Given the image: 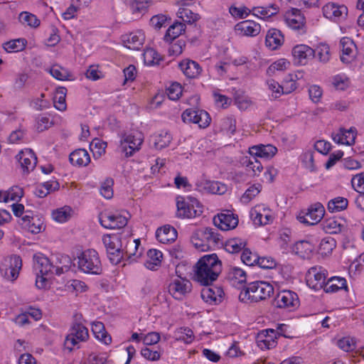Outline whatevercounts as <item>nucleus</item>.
Segmentation results:
<instances>
[{
    "label": "nucleus",
    "mask_w": 364,
    "mask_h": 364,
    "mask_svg": "<svg viewBox=\"0 0 364 364\" xmlns=\"http://www.w3.org/2000/svg\"><path fill=\"white\" fill-rule=\"evenodd\" d=\"M222 271V263L215 254L200 257L194 266V279L203 286L217 280Z\"/></svg>",
    "instance_id": "obj_1"
},
{
    "label": "nucleus",
    "mask_w": 364,
    "mask_h": 364,
    "mask_svg": "<svg viewBox=\"0 0 364 364\" xmlns=\"http://www.w3.org/2000/svg\"><path fill=\"white\" fill-rule=\"evenodd\" d=\"M274 292L272 284L263 281L250 282L240 292L239 299L244 302H258L269 298Z\"/></svg>",
    "instance_id": "obj_2"
},
{
    "label": "nucleus",
    "mask_w": 364,
    "mask_h": 364,
    "mask_svg": "<svg viewBox=\"0 0 364 364\" xmlns=\"http://www.w3.org/2000/svg\"><path fill=\"white\" fill-rule=\"evenodd\" d=\"M129 235V230L124 229L120 232L103 236L102 242L112 264H117L122 260V245H124V240Z\"/></svg>",
    "instance_id": "obj_3"
},
{
    "label": "nucleus",
    "mask_w": 364,
    "mask_h": 364,
    "mask_svg": "<svg viewBox=\"0 0 364 364\" xmlns=\"http://www.w3.org/2000/svg\"><path fill=\"white\" fill-rule=\"evenodd\" d=\"M220 240L218 232L210 228L196 230L191 237L193 246L200 251H207L210 247L221 243Z\"/></svg>",
    "instance_id": "obj_4"
},
{
    "label": "nucleus",
    "mask_w": 364,
    "mask_h": 364,
    "mask_svg": "<svg viewBox=\"0 0 364 364\" xmlns=\"http://www.w3.org/2000/svg\"><path fill=\"white\" fill-rule=\"evenodd\" d=\"M176 216L179 218H193L203 213V206L193 197L176 198Z\"/></svg>",
    "instance_id": "obj_5"
},
{
    "label": "nucleus",
    "mask_w": 364,
    "mask_h": 364,
    "mask_svg": "<svg viewBox=\"0 0 364 364\" xmlns=\"http://www.w3.org/2000/svg\"><path fill=\"white\" fill-rule=\"evenodd\" d=\"M77 264L78 268L87 274H100L102 272L99 255L93 249L83 251L78 257Z\"/></svg>",
    "instance_id": "obj_6"
},
{
    "label": "nucleus",
    "mask_w": 364,
    "mask_h": 364,
    "mask_svg": "<svg viewBox=\"0 0 364 364\" xmlns=\"http://www.w3.org/2000/svg\"><path fill=\"white\" fill-rule=\"evenodd\" d=\"M22 261L19 256L13 255L5 258L0 264V274L8 281H14L19 274Z\"/></svg>",
    "instance_id": "obj_7"
},
{
    "label": "nucleus",
    "mask_w": 364,
    "mask_h": 364,
    "mask_svg": "<svg viewBox=\"0 0 364 364\" xmlns=\"http://www.w3.org/2000/svg\"><path fill=\"white\" fill-rule=\"evenodd\" d=\"M325 214V208L321 203L311 205L307 211L301 212L297 216V219L301 223L308 225H314L318 223Z\"/></svg>",
    "instance_id": "obj_8"
},
{
    "label": "nucleus",
    "mask_w": 364,
    "mask_h": 364,
    "mask_svg": "<svg viewBox=\"0 0 364 364\" xmlns=\"http://www.w3.org/2000/svg\"><path fill=\"white\" fill-rule=\"evenodd\" d=\"M122 245V260H127L129 262H136L142 255V248L139 249L141 242L139 239L132 240L131 235L126 237Z\"/></svg>",
    "instance_id": "obj_9"
},
{
    "label": "nucleus",
    "mask_w": 364,
    "mask_h": 364,
    "mask_svg": "<svg viewBox=\"0 0 364 364\" xmlns=\"http://www.w3.org/2000/svg\"><path fill=\"white\" fill-rule=\"evenodd\" d=\"M326 280V270L322 267H313L306 274V284L315 291L325 289Z\"/></svg>",
    "instance_id": "obj_10"
},
{
    "label": "nucleus",
    "mask_w": 364,
    "mask_h": 364,
    "mask_svg": "<svg viewBox=\"0 0 364 364\" xmlns=\"http://www.w3.org/2000/svg\"><path fill=\"white\" fill-rule=\"evenodd\" d=\"M192 284L186 278L177 277L168 285V292L176 299L181 300L191 292Z\"/></svg>",
    "instance_id": "obj_11"
},
{
    "label": "nucleus",
    "mask_w": 364,
    "mask_h": 364,
    "mask_svg": "<svg viewBox=\"0 0 364 364\" xmlns=\"http://www.w3.org/2000/svg\"><path fill=\"white\" fill-rule=\"evenodd\" d=\"M100 222L107 229H122L127 225L128 218L119 213H108L100 215Z\"/></svg>",
    "instance_id": "obj_12"
},
{
    "label": "nucleus",
    "mask_w": 364,
    "mask_h": 364,
    "mask_svg": "<svg viewBox=\"0 0 364 364\" xmlns=\"http://www.w3.org/2000/svg\"><path fill=\"white\" fill-rule=\"evenodd\" d=\"M250 217L253 223L258 226L269 224L274 219L272 210L263 204L252 208L250 210Z\"/></svg>",
    "instance_id": "obj_13"
},
{
    "label": "nucleus",
    "mask_w": 364,
    "mask_h": 364,
    "mask_svg": "<svg viewBox=\"0 0 364 364\" xmlns=\"http://www.w3.org/2000/svg\"><path fill=\"white\" fill-rule=\"evenodd\" d=\"M274 305L280 309L296 308L299 304L297 294L290 290L279 292L274 299Z\"/></svg>",
    "instance_id": "obj_14"
},
{
    "label": "nucleus",
    "mask_w": 364,
    "mask_h": 364,
    "mask_svg": "<svg viewBox=\"0 0 364 364\" xmlns=\"http://www.w3.org/2000/svg\"><path fill=\"white\" fill-rule=\"evenodd\" d=\"M21 220L23 228L33 234H38L45 230L43 218L34 215L31 212L26 211Z\"/></svg>",
    "instance_id": "obj_15"
},
{
    "label": "nucleus",
    "mask_w": 364,
    "mask_h": 364,
    "mask_svg": "<svg viewBox=\"0 0 364 364\" xmlns=\"http://www.w3.org/2000/svg\"><path fill=\"white\" fill-rule=\"evenodd\" d=\"M292 56L295 63L304 65L315 56L314 49L306 44H299L292 48Z\"/></svg>",
    "instance_id": "obj_16"
},
{
    "label": "nucleus",
    "mask_w": 364,
    "mask_h": 364,
    "mask_svg": "<svg viewBox=\"0 0 364 364\" xmlns=\"http://www.w3.org/2000/svg\"><path fill=\"white\" fill-rule=\"evenodd\" d=\"M53 266L52 259L48 258L41 253L33 255V269L36 273L53 275L55 273V267Z\"/></svg>",
    "instance_id": "obj_17"
},
{
    "label": "nucleus",
    "mask_w": 364,
    "mask_h": 364,
    "mask_svg": "<svg viewBox=\"0 0 364 364\" xmlns=\"http://www.w3.org/2000/svg\"><path fill=\"white\" fill-rule=\"evenodd\" d=\"M234 29L239 36L255 37L260 33L261 26L254 21L246 20L237 23Z\"/></svg>",
    "instance_id": "obj_18"
},
{
    "label": "nucleus",
    "mask_w": 364,
    "mask_h": 364,
    "mask_svg": "<svg viewBox=\"0 0 364 364\" xmlns=\"http://www.w3.org/2000/svg\"><path fill=\"white\" fill-rule=\"evenodd\" d=\"M223 289L218 286H205L201 290L202 299L210 304H218L222 302L224 296Z\"/></svg>",
    "instance_id": "obj_19"
},
{
    "label": "nucleus",
    "mask_w": 364,
    "mask_h": 364,
    "mask_svg": "<svg viewBox=\"0 0 364 364\" xmlns=\"http://www.w3.org/2000/svg\"><path fill=\"white\" fill-rule=\"evenodd\" d=\"M341 60L343 63H351L356 56V46L354 42L348 37H343L340 41Z\"/></svg>",
    "instance_id": "obj_20"
},
{
    "label": "nucleus",
    "mask_w": 364,
    "mask_h": 364,
    "mask_svg": "<svg viewBox=\"0 0 364 364\" xmlns=\"http://www.w3.org/2000/svg\"><path fill=\"white\" fill-rule=\"evenodd\" d=\"M213 223L222 230L234 229L238 224V218L230 212L222 213L214 217Z\"/></svg>",
    "instance_id": "obj_21"
},
{
    "label": "nucleus",
    "mask_w": 364,
    "mask_h": 364,
    "mask_svg": "<svg viewBox=\"0 0 364 364\" xmlns=\"http://www.w3.org/2000/svg\"><path fill=\"white\" fill-rule=\"evenodd\" d=\"M275 330L268 328L260 331L257 337V343L261 349H271L277 345Z\"/></svg>",
    "instance_id": "obj_22"
},
{
    "label": "nucleus",
    "mask_w": 364,
    "mask_h": 364,
    "mask_svg": "<svg viewBox=\"0 0 364 364\" xmlns=\"http://www.w3.org/2000/svg\"><path fill=\"white\" fill-rule=\"evenodd\" d=\"M178 67L183 73L191 79H195L200 76L203 69L201 66L195 60L186 58L181 61Z\"/></svg>",
    "instance_id": "obj_23"
},
{
    "label": "nucleus",
    "mask_w": 364,
    "mask_h": 364,
    "mask_svg": "<svg viewBox=\"0 0 364 364\" xmlns=\"http://www.w3.org/2000/svg\"><path fill=\"white\" fill-rule=\"evenodd\" d=\"M323 13L324 16L327 18L336 21L340 18H344L348 14V9L344 5L328 3L323 6Z\"/></svg>",
    "instance_id": "obj_24"
},
{
    "label": "nucleus",
    "mask_w": 364,
    "mask_h": 364,
    "mask_svg": "<svg viewBox=\"0 0 364 364\" xmlns=\"http://www.w3.org/2000/svg\"><path fill=\"white\" fill-rule=\"evenodd\" d=\"M277 152V148L272 144H258L249 148L252 156L269 159Z\"/></svg>",
    "instance_id": "obj_25"
},
{
    "label": "nucleus",
    "mask_w": 364,
    "mask_h": 364,
    "mask_svg": "<svg viewBox=\"0 0 364 364\" xmlns=\"http://www.w3.org/2000/svg\"><path fill=\"white\" fill-rule=\"evenodd\" d=\"M17 159L24 171L29 172L36 167L37 158L34 152L29 149L21 151L18 155Z\"/></svg>",
    "instance_id": "obj_26"
},
{
    "label": "nucleus",
    "mask_w": 364,
    "mask_h": 364,
    "mask_svg": "<svg viewBox=\"0 0 364 364\" xmlns=\"http://www.w3.org/2000/svg\"><path fill=\"white\" fill-rule=\"evenodd\" d=\"M284 38L281 31L277 28L268 30L265 37V45L270 50H274L282 46Z\"/></svg>",
    "instance_id": "obj_27"
},
{
    "label": "nucleus",
    "mask_w": 364,
    "mask_h": 364,
    "mask_svg": "<svg viewBox=\"0 0 364 364\" xmlns=\"http://www.w3.org/2000/svg\"><path fill=\"white\" fill-rule=\"evenodd\" d=\"M176 230L169 225H166L157 229L156 232V237L157 240L163 244H168L174 242L177 238Z\"/></svg>",
    "instance_id": "obj_28"
},
{
    "label": "nucleus",
    "mask_w": 364,
    "mask_h": 364,
    "mask_svg": "<svg viewBox=\"0 0 364 364\" xmlns=\"http://www.w3.org/2000/svg\"><path fill=\"white\" fill-rule=\"evenodd\" d=\"M145 36L141 31L132 32L124 38L126 47L132 50H139L143 46Z\"/></svg>",
    "instance_id": "obj_29"
},
{
    "label": "nucleus",
    "mask_w": 364,
    "mask_h": 364,
    "mask_svg": "<svg viewBox=\"0 0 364 364\" xmlns=\"http://www.w3.org/2000/svg\"><path fill=\"white\" fill-rule=\"evenodd\" d=\"M53 266L55 267V273L57 275L67 272L71 266L70 257L65 255H56L51 258Z\"/></svg>",
    "instance_id": "obj_30"
},
{
    "label": "nucleus",
    "mask_w": 364,
    "mask_h": 364,
    "mask_svg": "<svg viewBox=\"0 0 364 364\" xmlns=\"http://www.w3.org/2000/svg\"><path fill=\"white\" fill-rule=\"evenodd\" d=\"M323 230L328 234H338L346 228L341 218H330L321 223Z\"/></svg>",
    "instance_id": "obj_31"
},
{
    "label": "nucleus",
    "mask_w": 364,
    "mask_h": 364,
    "mask_svg": "<svg viewBox=\"0 0 364 364\" xmlns=\"http://www.w3.org/2000/svg\"><path fill=\"white\" fill-rule=\"evenodd\" d=\"M287 23L290 28L298 31L299 34L306 33L304 17L299 14V10H296L287 18Z\"/></svg>",
    "instance_id": "obj_32"
},
{
    "label": "nucleus",
    "mask_w": 364,
    "mask_h": 364,
    "mask_svg": "<svg viewBox=\"0 0 364 364\" xmlns=\"http://www.w3.org/2000/svg\"><path fill=\"white\" fill-rule=\"evenodd\" d=\"M70 161L73 165L86 166L90 162L88 152L84 149H79L70 154Z\"/></svg>",
    "instance_id": "obj_33"
},
{
    "label": "nucleus",
    "mask_w": 364,
    "mask_h": 364,
    "mask_svg": "<svg viewBox=\"0 0 364 364\" xmlns=\"http://www.w3.org/2000/svg\"><path fill=\"white\" fill-rule=\"evenodd\" d=\"M279 12V7L276 4H270L268 6H255L252 9L253 16L261 18H268Z\"/></svg>",
    "instance_id": "obj_34"
},
{
    "label": "nucleus",
    "mask_w": 364,
    "mask_h": 364,
    "mask_svg": "<svg viewBox=\"0 0 364 364\" xmlns=\"http://www.w3.org/2000/svg\"><path fill=\"white\" fill-rule=\"evenodd\" d=\"M228 279L232 286L240 288L239 285H242L247 281L246 272L239 267H230L228 272Z\"/></svg>",
    "instance_id": "obj_35"
},
{
    "label": "nucleus",
    "mask_w": 364,
    "mask_h": 364,
    "mask_svg": "<svg viewBox=\"0 0 364 364\" xmlns=\"http://www.w3.org/2000/svg\"><path fill=\"white\" fill-rule=\"evenodd\" d=\"M347 282L345 278L333 277L326 282L324 291L326 293H334L341 289L347 290Z\"/></svg>",
    "instance_id": "obj_36"
},
{
    "label": "nucleus",
    "mask_w": 364,
    "mask_h": 364,
    "mask_svg": "<svg viewBox=\"0 0 364 364\" xmlns=\"http://www.w3.org/2000/svg\"><path fill=\"white\" fill-rule=\"evenodd\" d=\"M92 331L95 338L102 343L109 345L112 343V337L105 330L103 323L95 321L92 324Z\"/></svg>",
    "instance_id": "obj_37"
},
{
    "label": "nucleus",
    "mask_w": 364,
    "mask_h": 364,
    "mask_svg": "<svg viewBox=\"0 0 364 364\" xmlns=\"http://www.w3.org/2000/svg\"><path fill=\"white\" fill-rule=\"evenodd\" d=\"M154 146L156 149L161 150L167 147L172 141L171 134L167 131H161L158 134L151 137Z\"/></svg>",
    "instance_id": "obj_38"
},
{
    "label": "nucleus",
    "mask_w": 364,
    "mask_h": 364,
    "mask_svg": "<svg viewBox=\"0 0 364 364\" xmlns=\"http://www.w3.org/2000/svg\"><path fill=\"white\" fill-rule=\"evenodd\" d=\"M247 242L245 240L238 237L230 238L224 243L225 250L232 254L240 252L245 249Z\"/></svg>",
    "instance_id": "obj_39"
},
{
    "label": "nucleus",
    "mask_w": 364,
    "mask_h": 364,
    "mask_svg": "<svg viewBox=\"0 0 364 364\" xmlns=\"http://www.w3.org/2000/svg\"><path fill=\"white\" fill-rule=\"evenodd\" d=\"M162 252L156 249L149 250L147 252V260L145 262V266L147 269L154 270L157 267H159L161 263Z\"/></svg>",
    "instance_id": "obj_40"
},
{
    "label": "nucleus",
    "mask_w": 364,
    "mask_h": 364,
    "mask_svg": "<svg viewBox=\"0 0 364 364\" xmlns=\"http://www.w3.org/2000/svg\"><path fill=\"white\" fill-rule=\"evenodd\" d=\"M185 29L186 25L184 23L181 22H176L173 23L168 28L164 38V41L168 43H171L180 35H181L182 33L185 31Z\"/></svg>",
    "instance_id": "obj_41"
},
{
    "label": "nucleus",
    "mask_w": 364,
    "mask_h": 364,
    "mask_svg": "<svg viewBox=\"0 0 364 364\" xmlns=\"http://www.w3.org/2000/svg\"><path fill=\"white\" fill-rule=\"evenodd\" d=\"M122 139L124 140L123 147L125 148L126 146L130 144L132 148L134 149V152L140 149L144 141L142 134L140 132L136 133L134 134H130L124 135Z\"/></svg>",
    "instance_id": "obj_42"
},
{
    "label": "nucleus",
    "mask_w": 364,
    "mask_h": 364,
    "mask_svg": "<svg viewBox=\"0 0 364 364\" xmlns=\"http://www.w3.org/2000/svg\"><path fill=\"white\" fill-rule=\"evenodd\" d=\"M348 205V201L347 198L338 196L328 201L327 209L331 213H337L346 210Z\"/></svg>",
    "instance_id": "obj_43"
},
{
    "label": "nucleus",
    "mask_w": 364,
    "mask_h": 364,
    "mask_svg": "<svg viewBox=\"0 0 364 364\" xmlns=\"http://www.w3.org/2000/svg\"><path fill=\"white\" fill-rule=\"evenodd\" d=\"M313 250L312 245L306 240L296 242L292 247V251L301 257H306Z\"/></svg>",
    "instance_id": "obj_44"
},
{
    "label": "nucleus",
    "mask_w": 364,
    "mask_h": 364,
    "mask_svg": "<svg viewBox=\"0 0 364 364\" xmlns=\"http://www.w3.org/2000/svg\"><path fill=\"white\" fill-rule=\"evenodd\" d=\"M77 338V339L84 342L89 338L87 328L81 323H75L73 325L68 333Z\"/></svg>",
    "instance_id": "obj_45"
},
{
    "label": "nucleus",
    "mask_w": 364,
    "mask_h": 364,
    "mask_svg": "<svg viewBox=\"0 0 364 364\" xmlns=\"http://www.w3.org/2000/svg\"><path fill=\"white\" fill-rule=\"evenodd\" d=\"M19 21L24 26L31 28H37L40 25V20L36 15L27 11H23L19 14Z\"/></svg>",
    "instance_id": "obj_46"
},
{
    "label": "nucleus",
    "mask_w": 364,
    "mask_h": 364,
    "mask_svg": "<svg viewBox=\"0 0 364 364\" xmlns=\"http://www.w3.org/2000/svg\"><path fill=\"white\" fill-rule=\"evenodd\" d=\"M26 44L24 38H18L4 43V48L8 53H16L23 50Z\"/></svg>",
    "instance_id": "obj_47"
},
{
    "label": "nucleus",
    "mask_w": 364,
    "mask_h": 364,
    "mask_svg": "<svg viewBox=\"0 0 364 364\" xmlns=\"http://www.w3.org/2000/svg\"><path fill=\"white\" fill-rule=\"evenodd\" d=\"M315 52L314 58H317L321 63H326L330 60V48L326 43H320L317 46L316 49H314Z\"/></svg>",
    "instance_id": "obj_48"
},
{
    "label": "nucleus",
    "mask_w": 364,
    "mask_h": 364,
    "mask_svg": "<svg viewBox=\"0 0 364 364\" xmlns=\"http://www.w3.org/2000/svg\"><path fill=\"white\" fill-rule=\"evenodd\" d=\"M242 164L247 168L248 171L251 170L252 171L254 176L258 175L263 169L261 162L255 156H252V159L245 157L242 159Z\"/></svg>",
    "instance_id": "obj_49"
},
{
    "label": "nucleus",
    "mask_w": 364,
    "mask_h": 364,
    "mask_svg": "<svg viewBox=\"0 0 364 364\" xmlns=\"http://www.w3.org/2000/svg\"><path fill=\"white\" fill-rule=\"evenodd\" d=\"M336 247V242L335 239L331 237H326L321 240L318 251L322 255H327L331 253Z\"/></svg>",
    "instance_id": "obj_50"
},
{
    "label": "nucleus",
    "mask_w": 364,
    "mask_h": 364,
    "mask_svg": "<svg viewBox=\"0 0 364 364\" xmlns=\"http://www.w3.org/2000/svg\"><path fill=\"white\" fill-rule=\"evenodd\" d=\"M300 159L302 165L305 168H306L311 172H314L316 171V167L314 164V157L313 151L309 150L305 151L301 155Z\"/></svg>",
    "instance_id": "obj_51"
},
{
    "label": "nucleus",
    "mask_w": 364,
    "mask_h": 364,
    "mask_svg": "<svg viewBox=\"0 0 364 364\" xmlns=\"http://www.w3.org/2000/svg\"><path fill=\"white\" fill-rule=\"evenodd\" d=\"M144 63L148 65L158 64L161 60L160 54L152 48H146L144 53Z\"/></svg>",
    "instance_id": "obj_52"
},
{
    "label": "nucleus",
    "mask_w": 364,
    "mask_h": 364,
    "mask_svg": "<svg viewBox=\"0 0 364 364\" xmlns=\"http://www.w3.org/2000/svg\"><path fill=\"white\" fill-rule=\"evenodd\" d=\"M71 215V208L68 206H64L57 209L52 213L53 218L59 223L66 222Z\"/></svg>",
    "instance_id": "obj_53"
},
{
    "label": "nucleus",
    "mask_w": 364,
    "mask_h": 364,
    "mask_svg": "<svg viewBox=\"0 0 364 364\" xmlns=\"http://www.w3.org/2000/svg\"><path fill=\"white\" fill-rule=\"evenodd\" d=\"M177 341H183L186 344L192 343L194 338L193 333L188 328H181L176 332Z\"/></svg>",
    "instance_id": "obj_54"
},
{
    "label": "nucleus",
    "mask_w": 364,
    "mask_h": 364,
    "mask_svg": "<svg viewBox=\"0 0 364 364\" xmlns=\"http://www.w3.org/2000/svg\"><path fill=\"white\" fill-rule=\"evenodd\" d=\"M50 75L58 80H70V73L65 68L59 65H54L50 70Z\"/></svg>",
    "instance_id": "obj_55"
},
{
    "label": "nucleus",
    "mask_w": 364,
    "mask_h": 364,
    "mask_svg": "<svg viewBox=\"0 0 364 364\" xmlns=\"http://www.w3.org/2000/svg\"><path fill=\"white\" fill-rule=\"evenodd\" d=\"M107 143L99 139H95L90 144V149L95 157H100L105 153Z\"/></svg>",
    "instance_id": "obj_56"
},
{
    "label": "nucleus",
    "mask_w": 364,
    "mask_h": 364,
    "mask_svg": "<svg viewBox=\"0 0 364 364\" xmlns=\"http://www.w3.org/2000/svg\"><path fill=\"white\" fill-rule=\"evenodd\" d=\"M241 260L247 266H254L257 264L259 256L255 252H252L250 249L246 248L242 251Z\"/></svg>",
    "instance_id": "obj_57"
},
{
    "label": "nucleus",
    "mask_w": 364,
    "mask_h": 364,
    "mask_svg": "<svg viewBox=\"0 0 364 364\" xmlns=\"http://www.w3.org/2000/svg\"><path fill=\"white\" fill-rule=\"evenodd\" d=\"M290 65V63L284 58L279 59L272 63L267 69V73L272 75L276 71H282L287 70Z\"/></svg>",
    "instance_id": "obj_58"
},
{
    "label": "nucleus",
    "mask_w": 364,
    "mask_h": 364,
    "mask_svg": "<svg viewBox=\"0 0 364 364\" xmlns=\"http://www.w3.org/2000/svg\"><path fill=\"white\" fill-rule=\"evenodd\" d=\"M178 16L183 19V21L188 23H192L197 21L200 16L198 14L193 13L188 9H179L178 11Z\"/></svg>",
    "instance_id": "obj_59"
},
{
    "label": "nucleus",
    "mask_w": 364,
    "mask_h": 364,
    "mask_svg": "<svg viewBox=\"0 0 364 364\" xmlns=\"http://www.w3.org/2000/svg\"><path fill=\"white\" fill-rule=\"evenodd\" d=\"M148 8V2L141 0H135L130 5V9L133 14L137 17L144 14Z\"/></svg>",
    "instance_id": "obj_60"
},
{
    "label": "nucleus",
    "mask_w": 364,
    "mask_h": 364,
    "mask_svg": "<svg viewBox=\"0 0 364 364\" xmlns=\"http://www.w3.org/2000/svg\"><path fill=\"white\" fill-rule=\"evenodd\" d=\"M114 181L112 178H107L102 183L100 186V194L106 199H110L113 197Z\"/></svg>",
    "instance_id": "obj_61"
},
{
    "label": "nucleus",
    "mask_w": 364,
    "mask_h": 364,
    "mask_svg": "<svg viewBox=\"0 0 364 364\" xmlns=\"http://www.w3.org/2000/svg\"><path fill=\"white\" fill-rule=\"evenodd\" d=\"M230 14L236 18H245L250 14H252V9L246 6L236 7L232 6L229 9Z\"/></svg>",
    "instance_id": "obj_62"
},
{
    "label": "nucleus",
    "mask_w": 364,
    "mask_h": 364,
    "mask_svg": "<svg viewBox=\"0 0 364 364\" xmlns=\"http://www.w3.org/2000/svg\"><path fill=\"white\" fill-rule=\"evenodd\" d=\"M198 116H196V119L193 121V124H198L199 127L200 128H205L207 127L210 123V117L209 116V114L202 109H198Z\"/></svg>",
    "instance_id": "obj_63"
},
{
    "label": "nucleus",
    "mask_w": 364,
    "mask_h": 364,
    "mask_svg": "<svg viewBox=\"0 0 364 364\" xmlns=\"http://www.w3.org/2000/svg\"><path fill=\"white\" fill-rule=\"evenodd\" d=\"M168 97L171 100H177L182 94V87L178 82L172 83L166 90Z\"/></svg>",
    "instance_id": "obj_64"
}]
</instances>
